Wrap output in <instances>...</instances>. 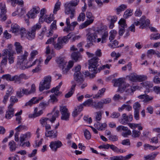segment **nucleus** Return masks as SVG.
<instances>
[{
	"label": "nucleus",
	"mask_w": 160,
	"mask_h": 160,
	"mask_svg": "<svg viewBox=\"0 0 160 160\" xmlns=\"http://www.w3.org/2000/svg\"><path fill=\"white\" fill-rule=\"evenodd\" d=\"M59 114V112L58 111H56L55 112L54 114L53 115L51 119L50 120V121L52 123H53L56 120V118L58 116Z\"/></svg>",
	"instance_id": "nucleus-54"
},
{
	"label": "nucleus",
	"mask_w": 160,
	"mask_h": 160,
	"mask_svg": "<svg viewBox=\"0 0 160 160\" xmlns=\"http://www.w3.org/2000/svg\"><path fill=\"white\" fill-rule=\"evenodd\" d=\"M139 97L142 98H144V101L145 102H147L150 101H152L153 98V97L149 96L146 94L140 95Z\"/></svg>",
	"instance_id": "nucleus-25"
},
{
	"label": "nucleus",
	"mask_w": 160,
	"mask_h": 160,
	"mask_svg": "<svg viewBox=\"0 0 160 160\" xmlns=\"http://www.w3.org/2000/svg\"><path fill=\"white\" fill-rule=\"evenodd\" d=\"M3 79H6L7 81H12V76L9 74H4L2 76V77Z\"/></svg>",
	"instance_id": "nucleus-45"
},
{
	"label": "nucleus",
	"mask_w": 160,
	"mask_h": 160,
	"mask_svg": "<svg viewBox=\"0 0 160 160\" xmlns=\"http://www.w3.org/2000/svg\"><path fill=\"white\" fill-rule=\"evenodd\" d=\"M13 53L14 51L11 48H9L3 50L2 56L4 57L2 58L0 63V67L1 68L6 66L8 62V59L10 64L14 62V57Z\"/></svg>",
	"instance_id": "nucleus-1"
},
{
	"label": "nucleus",
	"mask_w": 160,
	"mask_h": 160,
	"mask_svg": "<svg viewBox=\"0 0 160 160\" xmlns=\"http://www.w3.org/2000/svg\"><path fill=\"white\" fill-rule=\"evenodd\" d=\"M56 21L54 20L53 22L52 23L50 28V31H49V34L48 36H51L52 34V31L53 30H56L57 29V26L56 25Z\"/></svg>",
	"instance_id": "nucleus-30"
},
{
	"label": "nucleus",
	"mask_w": 160,
	"mask_h": 160,
	"mask_svg": "<svg viewBox=\"0 0 160 160\" xmlns=\"http://www.w3.org/2000/svg\"><path fill=\"white\" fill-rule=\"evenodd\" d=\"M1 14H0V17H2L3 15H5L6 12V9H5V6L4 4H3L2 6L1 7Z\"/></svg>",
	"instance_id": "nucleus-57"
},
{
	"label": "nucleus",
	"mask_w": 160,
	"mask_h": 160,
	"mask_svg": "<svg viewBox=\"0 0 160 160\" xmlns=\"http://www.w3.org/2000/svg\"><path fill=\"white\" fill-rule=\"evenodd\" d=\"M125 108H126V110L128 111H130L132 110V108L131 106L129 105L124 104L121 107L119 108L118 109L119 111H121Z\"/></svg>",
	"instance_id": "nucleus-31"
},
{
	"label": "nucleus",
	"mask_w": 160,
	"mask_h": 160,
	"mask_svg": "<svg viewBox=\"0 0 160 160\" xmlns=\"http://www.w3.org/2000/svg\"><path fill=\"white\" fill-rule=\"evenodd\" d=\"M140 107L141 105L139 102H135L133 105L134 112H139Z\"/></svg>",
	"instance_id": "nucleus-41"
},
{
	"label": "nucleus",
	"mask_w": 160,
	"mask_h": 160,
	"mask_svg": "<svg viewBox=\"0 0 160 160\" xmlns=\"http://www.w3.org/2000/svg\"><path fill=\"white\" fill-rule=\"evenodd\" d=\"M14 109H8V111L6 113V118L8 119H10L12 117L14 114Z\"/></svg>",
	"instance_id": "nucleus-29"
},
{
	"label": "nucleus",
	"mask_w": 160,
	"mask_h": 160,
	"mask_svg": "<svg viewBox=\"0 0 160 160\" xmlns=\"http://www.w3.org/2000/svg\"><path fill=\"white\" fill-rule=\"evenodd\" d=\"M26 33V31L24 28H21L20 29V28L18 34H20L21 38H22L23 37H25Z\"/></svg>",
	"instance_id": "nucleus-40"
},
{
	"label": "nucleus",
	"mask_w": 160,
	"mask_h": 160,
	"mask_svg": "<svg viewBox=\"0 0 160 160\" xmlns=\"http://www.w3.org/2000/svg\"><path fill=\"white\" fill-rule=\"evenodd\" d=\"M143 85L144 87H145L148 89L152 88L153 86L151 82L148 81H146L143 82Z\"/></svg>",
	"instance_id": "nucleus-47"
},
{
	"label": "nucleus",
	"mask_w": 160,
	"mask_h": 160,
	"mask_svg": "<svg viewBox=\"0 0 160 160\" xmlns=\"http://www.w3.org/2000/svg\"><path fill=\"white\" fill-rule=\"evenodd\" d=\"M28 53L25 51L23 54L18 57L17 63H26Z\"/></svg>",
	"instance_id": "nucleus-13"
},
{
	"label": "nucleus",
	"mask_w": 160,
	"mask_h": 160,
	"mask_svg": "<svg viewBox=\"0 0 160 160\" xmlns=\"http://www.w3.org/2000/svg\"><path fill=\"white\" fill-rule=\"evenodd\" d=\"M94 126L96 128L99 130H103L106 128L107 124L105 123H100L97 122V123L94 124Z\"/></svg>",
	"instance_id": "nucleus-20"
},
{
	"label": "nucleus",
	"mask_w": 160,
	"mask_h": 160,
	"mask_svg": "<svg viewBox=\"0 0 160 160\" xmlns=\"http://www.w3.org/2000/svg\"><path fill=\"white\" fill-rule=\"evenodd\" d=\"M80 53L79 52H74L72 54V59L77 62L79 58Z\"/></svg>",
	"instance_id": "nucleus-39"
},
{
	"label": "nucleus",
	"mask_w": 160,
	"mask_h": 160,
	"mask_svg": "<svg viewBox=\"0 0 160 160\" xmlns=\"http://www.w3.org/2000/svg\"><path fill=\"white\" fill-rule=\"evenodd\" d=\"M150 37V39L151 40H157L160 38V34H159L158 33L156 34H152L151 35Z\"/></svg>",
	"instance_id": "nucleus-63"
},
{
	"label": "nucleus",
	"mask_w": 160,
	"mask_h": 160,
	"mask_svg": "<svg viewBox=\"0 0 160 160\" xmlns=\"http://www.w3.org/2000/svg\"><path fill=\"white\" fill-rule=\"evenodd\" d=\"M140 22V26L139 28L143 29L147 26H148L150 23V21L148 19H146L145 16H142L139 19Z\"/></svg>",
	"instance_id": "nucleus-11"
},
{
	"label": "nucleus",
	"mask_w": 160,
	"mask_h": 160,
	"mask_svg": "<svg viewBox=\"0 0 160 160\" xmlns=\"http://www.w3.org/2000/svg\"><path fill=\"white\" fill-rule=\"evenodd\" d=\"M8 2L11 3L13 6H15L16 3L18 5L22 6L23 4V2L22 0L19 1V0H7Z\"/></svg>",
	"instance_id": "nucleus-27"
},
{
	"label": "nucleus",
	"mask_w": 160,
	"mask_h": 160,
	"mask_svg": "<svg viewBox=\"0 0 160 160\" xmlns=\"http://www.w3.org/2000/svg\"><path fill=\"white\" fill-rule=\"evenodd\" d=\"M78 4V3L75 2V1H72L69 2H67L64 5L65 13L68 15L70 14V17L71 19L74 17L75 13V10L73 7L76 6Z\"/></svg>",
	"instance_id": "nucleus-4"
},
{
	"label": "nucleus",
	"mask_w": 160,
	"mask_h": 160,
	"mask_svg": "<svg viewBox=\"0 0 160 160\" xmlns=\"http://www.w3.org/2000/svg\"><path fill=\"white\" fill-rule=\"evenodd\" d=\"M38 108H36L34 109V112L33 114L29 115V117L31 118H35L36 117H38L42 115L43 113V111L42 110H40L38 112Z\"/></svg>",
	"instance_id": "nucleus-19"
},
{
	"label": "nucleus",
	"mask_w": 160,
	"mask_h": 160,
	"mask_svg": "<svg viewBox=\"0 0 160 160\" xmlns=\"http://www.w3.org/2000/svg\"><path fill=\"white\" fill-rule=\"evenodd\" d=\"M83 108V107L82 105H81L79 106L76 107L74 108V111L72 112V116L74 117H76L82 110Z\"/></svg>",
	"instance_id": "nucleus-18"
},
{
	"label": "nucleus",
	"mask_w": 160,
	"mask_h": 160,
	"mask_svg": "<svg viewBox=\"0 0 160 160\" xmlns=\"http://www.w3.org/2000/svg\"><path fill=\"white\" fill-rule=\"evenodd\" d=\"M61 3L60 2H57L55 4L54 8L53 10V13L56 14L57 11L60 9V5Z\"/></svg>",
	"instance_id": "nucleus-52"
},
{
	"label": "nucleus",
	"mask_w": 160,
	"mask_h": 160,
	"mask_svg": "<svg viewBox=\"0 0 160 160\" xmlns=\"http://www.w3.org/2000/svg\"><path fill=\"white\" fill-rule=\"evenodd\" d=\"M99 58L97 57H95L88 60V68L89 71L93 73H96L100 71L99 68L98 69V61Z\"/></svg>",
	"instance_id": "nucleus-3"
},
{
	"label": "nucleus",
	"mask_w": 160,
	"mask_h": 160,
	"mask_svg": "<svg viewBox=\"0 0 160 160\" xmlns=\"http://www.w3.org/2000/svg\"><path fill=\"white\" fill-rule=\"evenodd\" d=\"M57 62L61 68H63L66 66L67 62L62 58H58L57 59Z\"/></svg>",
	"instance_id": "nucleus-21"
},
{
	"label": "nucleus",
	"mask_w": 160,
	"mask_h": 160,
	"mask_svg": "<svg viewBox=\"0 0 160 160\" xmlns=\"http://www.w3.org/2000/svg\"><path fill=\"white\" fill-rule=\"evenodd\" d=\"M45 9L44 8L41 9L40 11V16L39 20L42 22V21L43 18L45 17V16L47 15L45 14Z\"/></svg>",
	"instance_id": "nucleus-50"
},
{
	"label": "nucleus",
	"mask_w": 160,
	"mask_h": 160,
	"mask_svg": "<svg viewBox=\"0 0 160 160\" xmlns=\"http://www.w3.org/2000/svg\"><path fill=\"white\" fill-rule=\"evenodd\" d=\"M118 24L122 28H124L127 26L125 20L123 19H121L118 22Z\"/></svg>",
	"instance_id": "nucleus-60"
},
{
	"label": "nucleus",
	"mask_w": 160,
	"mask_h": 160,
	"mask_svg": "<svg viewBox=\"0 0 160 160\" xmlns=\"http://www.w3.org/2000/svg\"><path fill=\"white\" fill-rule=\"evenodd\" d=\"M51 81V77L48 76L44 78V80L40 82L39 89L42 91L44 89H48L50 88V82Z\"/></svg>",
	"instance_id": "nucleus-6"
},
{
	"label": "nucleus",
	"mask_w": 160,
	"mask_h": 160,
	"mask_svg": "<svg viewBox=\"0 0 160 160\" xmlns=\"http://www.w3.org/2000/svg\"><path fill=\"white\" fill-rule=\"evenodd\" d=\"M19 29L20 27L17 24L13 23L12 24L11 31L12 33H16L17 35L18 34Z\"/></svg>",
	"instance_id": "nucleus-22"
},
{
	"label": "nucleus",
	"mask_w": 160,
	"mask_h": 160,
	"mask_svg": "<svg viewBox=\"0 0 160 160\" xmlns=\"http://www.w3.org/2000/svg\"><path fill=\"white\" fill-rule=\"evenodd\" d=\"M108 32L107 31L104 32L102 37V43H103L106 42V38L108 37Z\"/></svg>",
	"instance_id": "nucleus-48"
},
{
	"label": "nucleus",
	"mask_w": 160,
	"mask_h": 160,
	"mask_svg": "<svg viewBox=\"0 0 160 160\" xmlns=\"http://www.w3.org/2000/svg\"><path fill=\"white\" fill-rule=\"evenodd\" d=\"M59 89H58L57 87L53 88L51 90L52 93H54L56 95L58 96L60 95L61 93L59 91Z\"/></svg>",
	"instance_id": "nucleus-58"
},
{
	"label": "nucleus",
	"mask_w": 160,
	"mask_h": 160,
	"mask_svg": "<svg viewBox=\"0 0 160 160\" xmlns=\"http://www.w3.org/2000/svg\"><path fill=\"white\" fill-rule=\"evenodd\" d=\"M40 8L38 7H33L27 14V16L29 18H34L36 16V14L39 12Z\"/></svg>",
	"instance_id": "nucleus-8"
},
{
	"label": "nucleus",
	"mask_w": 160,
	"mask_h": 160,
	"mask_svg": "<svg viewBox=\"0 0 160 160\" xmlns=\"http://www.w3.org/2000/svg\"><path fill=\"white\" fill-rule=\"evenodd\" d=\"M110 140L112 142H115L118 140V137L116 135H111L109 137Z\"/></svg>",
	"instance_id": "nucleus-62"
},
{
	"label": "nucleus",
	"mask_w": 160,
	"mask_h": 160,
	"mask_svg": "<svg viewBox=\"0 0 160 160\" xmlns=\"http://www.w3.org/2000/svg\"><path fill=\"white\" fill-rule=\"evenodd\" d=\"M72 35L71 33L68 34L67 36H64L63 37H59L58 38V43L61 44L62 45L65 44L68 41V39L72 37Z\"/></svg>",
	"instance_id": "nucleus-10"
},
{
	"label": "nucleus",
	"mask_w": 160,
	"mask_h": 160,
	"mask_svg": "<svg viewBox=\"0 0 160 160\" xmlns=\"http://www.w3.org/2000/svg\"><path fill=\"white\" fill-rule=\"evenodd\" d=\"M127 7L126 5L124 4H122L121 5L119 8L117 9L118 12H121L122 11H124Z\"/></svg>",
	"instance_id": "nucleus-64"
},
{
	"label": "nucleus",
	"mask_w": 160,
	"mask_h": 160,
	"mask_svg": "<svg viewBox=\"0 0 160 160\" xmlns=\"http://www.w3.org/2000/svg\"><path fill=\"white\" fill-rule=\"evenodd\" d=\"M93 100L92 99H88L87 101L83 102V104L85 106H90L93 104Z\"/></svg>",
	"instance_id": "nucleus-53"
},
{
	"label": "nucleus",
	"mask_w": 160,
	"mask_h": 160,
	"mask_svg": "<svg viewBox=\"0 0 160 160\" xmlns=\"http://www.w3.org/2000/svg\"><path fill=\"white\" fill-rule=\"evenodd\" d=\"M23 78L26 79V76L24 73L18 75H16L12 76V81H14L15 82H21V79Z\"/></svg>",
	"instance_id": "nucleus-14"
},
{
	"label": "nucleus",
	"mask_w": 160,
	"mask_h": 160,
	"mask_svg": "<svg viewBox=\"0 0 160 160\" xmlns=\"http://www.w3.org/2000/svg\"><path fill=\"white\" fill-rule=\"evenodd\" d=\"M61 115V119L62 120L66 121H67L69 120L70 115L69 112L62 114Z\"/></svg>",
	"instance_id": "nucleus-36"
},
{
	"label": "nucleus",
	"mask_w": 160,
	"mask_h": 160,
	"mask_svg": "<svg viewBox=\"0 0 160 160\" xmlns=\"http://www.w3.org/2000/svg\"><path fill=\"white\" fill-rule=\"evenodd\" d=\"M95 120L97 122L100 121L102 118V113L101 111H99L95 112Z\"/></svg>",
	"instance_id": "nucleus-34"
},
{
	"label": "nucleus",
	"mask_w": 160,
	"mask_h": 160,
	"mask_svg": "<svg viewBox=\"0 0 160 160\" xmlns=\"http://www.w3.org/2000/svg\"><path fill=\"white\" fill-rule=\"evenodd\" d=\"M16 50L17 52L18 53H20L22 52V47L19 42H16L15 43Z\"/></svg>",
	"instance_id": "nucleus-32"
},
{
	"label": "nucleus",
	"mask_w": 160,
	"mask_h": 160,
	"mask_svg": "<svg viewBox=\"0 0 160 160\" xmlns=\"http://www.w3.org/2000/svg\"><path fill=\"white\" fill-rule=\"evenodd\" d=\"M45 136L46 137H51L52 138H55L57 136V132L56 130H52L50 131H46L45 133Z\"/></svg>",
	"instance_id": "nucleus-16"
},
{
	"label": "nucleus",
	"mask_w": 160,
	"mask_h": 160,
	"mask_svg": "<svg viewBox=\"0 0 160 160\" xmlns=\"http://www.w3.org/2000/svg\"><path fill=\"white\" fill-rule=\"evenodd\" d=\"M133 155L132 154H128L125 157H123L122 156H119L120 160H127L130 158L131 156Z\"/></svg>",
	"instance_id": "nucleus-61"
},
{
	"label": "nucleus",
	"mask_w": 160,
	"mask_h": 160,
	"mask_svg": "<svg viewBox=\"0 0 160 160\" xmlns=\"http://www.w3.org/2000/svg\"><path fill=\"white\" fill-rule=\"evenodd\" d=\"M92 106L96 109H101L103 108V106L101 100L98 102H93Z\"/></svg>",
	"instance_id": "nucleus-28"
},
{
	"label": "nucleus",
	"mask_w": 160,
	"mask_h": 160,
	"mask_svg": "<svg viewBox=\"0 0 160 160\" xmlns=\"http://www.w3.org/2000/svg\"><path fill=\"white\" fill-rule=\"evenodd\" d=\"M78 23L77 22H73L71 24L70 28L68 29V32L74 30L75 26L78 24Z\"/></svg>",
	"instance_id": "nucleus-55"
},
{
	"label": "nucleus",
	"mask_w": 160,
	"mask_h": 160,
	"mask_svg": "<svg viewBox=\"0 0 160 160\" xmlns=\"http://www.w3.org/2000/svg\"><path fill=\"white\" fill-rule=\"evenodd\" d=\"M62 145L60 141L59 140L52 141L50 142L49 147L52 150L55 152L57 150L58 148H60Z\"/></svg>",
	"instance_id": "nucleus-9"
},
{
	"label": "nucleus",
	"mask_w": 160,
	"mask_h": 160,
	"mask_svg": "<svg viewBox=\"0 0 160 160\" xmlns=\"http://www.w3.org/2000/svg\"><path fill=\"white\" fill-rule=\"evenodd\" d=\"M86 16L88 18L90 19L87 20L80 25L79 26L80 29H82L86 27L93 22L94 17L91 12H87L86 13Z\"/></svg>",
	"instance_id": "nucleus-7"
},
{
	"label": "nucleus",
	"mask_w": 160,
	"mask_h": 160,
	"mask_svg": "<svg viewBox=\"0 0 160 160\" xmlns=\"http://www.w3.org/2000/svg\"><path fill=\"white\" fill-rule=\"evenodd\" d=\"M66 23L67 24V26L64 27L63 30L65 32H68V29L69 28H70V27L71 26L69 18H67Z\"/></svg>",
	"instance_id": "nucleus-38"
},
{
	"label": "nucleus",
	"mask_w": 160,
	"mask_h": 160,
	"mask_svg": "<svg viewBox=\"0 0 160 160\" xmlns=\"http://www.w3.org/2000/svg\"><path fill=\"white\" fill-rule=\"evenodd\" d=\"M141 134V132L140 131L134 130L132 131V137L133 138H136L139 137Z\"/></svg>",
	"instance_id": "nucleus-46"
},
{
	"label": "nucleus",
	"mask_w": 160,
	"mask_h": 160,
	"mask_svg": "<svg viewBox=\"0 0 160 160\" xmlns=\"http://www.w3.org/2000/svg\"><path fill=\"white\" fill-rule=\"evenodd\" d=\"M158 152H156L149 154L147 156H144V158L145 160H153L158 154Z\"/></svg>",
	"instance_id": "nucleus-26"
},
{
	"label": "nucleus",
	"mask_w": 160,
	"mask_h": 160,
	"mask_svg": "<svg viewBox=\"0 0 160 160\" xmlns=\"http://www.w3.org/2000/svg\"><path fill=\"white\" fill-rule=\"evenodd\" d=\"M49 120L48 118H42L40 120V122L41 125L44 127L47 124V121Z\"/></svg>",
	"instance_id": "nucleus-44"
},
{
	"label": "nucleus",
	"mask_w": 160,
	"mask_h": 160,
	"mask_svg": "<svg viewBox=\"0 0 160 160\" xmlns=\"http://www.w3.org/2000/svg\"><path fill=\"white\" fill-rule=\"evenodd\" d=\"M74 78L77 82L80 84L82 83L84 81L83 76L81 72L74 73Z\"/></svg>",
	"instance_id": "nucleus-12"
},
{
	"label": "nucleus",
	"mask_w": 160,
	"mask_h": 160,
	"mask_svg": "<svg viewBox=\"0 0 160 160\" xmlns=\"http://www.w3.org/2000/svg\"><path fill=\"white\" fill-rule=\"evenodd\" d=\"M129 80L133 82H136L138 81V75H135L131 74V75L127 77Z\"/></svg>",
	"instance_id": "nucleus-37"
},
{
	"label": "nucleus",
	"mask_w": 160,
	"mask_h": 160,
	"mask_svg": "<svg viewBox=\"0 0 160 160\" xmlns=\"http://www.w3.org/2000/svg\"><path fill=\"white\" fill-rule=\"evenodd\" d=\"M118 42L116 40H114L112 43L109 44L108 46L112 48H116L119 47V46H118Z\"/></svg>",
	"instance_id": "nucleus-42"
},
{
	"label": "nucleus",
	"mask_w": 160,
	"mask_h": 160,
	"mask_svg": "<svg viewBox=\"0 0 160 160\" xmlns=\"http://www.w3.org/2000/svg\"><path fill=\"white\" fill-rule=\"evenodd\" d=\"M112 82L114 83V86L118 87V91L121 92H124L125 88L129 87V85L126 83L122 78L114 79L112 80Z\"/></svg>",
	"instance_id": "nucleus-2"
},
{
	"label": "nucleus",
	"mask_w": 160,
	"mask_h": 160,
	"mask_svg": "<svg viewBox=\"0 0 160 160\" xmlns=\"http://www.w3.org/2000/svg\"><path fill=\"white\" fill-rule=\"evenodd\" d=\"M111 149H112L114 152L117 153L118 152H123V150L121 149H119L115 145L112 144L110 145V147Z\"/></svg>",
	"instance_id": "nucleus-35"
},
{
	"label": "nucleus",
	"mask_w": 160,
	"mask_h": 160,
	"mask_svg": "<svg viewBox=\"0 0 160 160\" xmlns=\"http://www.w3.org/2000/svg\"><path fill=\"white\" fill-rule=\"evenodd\" d=\"M132 11L131 10H126L124 12V14L123 15L124 17L126 18H127L128 17L131 16L132 15Z\"/></svg>",
	"instance_id": "nucleus-59"
},
{
	"label": "nucleus",
	"mask_w": 160,
	"mask_h": 160,
	"mask_svg": "<svg viewBox=\"0 0 160 160\" xmlns=\"http://www.w3.org/2000/svg\"><path fill=\"white\" fill-rule=\"evenodd\" d=\"M9 145L11 151L15 150L16 148V144L13 141H11L9 143Z\"/></svg>",
	"instance_id": "nucleus-43"
},
{
	"label": "nucleus",
	"mask_w": 160,
	"mask_h": 160,
	"mask_svg": "<svg viewBox=\"0 0 160 160\" xmlns=\"http://www.w3.org/2000/svg\"><path fill=\"white\" fill-rule=\"evenodd\" d=\"M41 26L40 24H36L33 26L30 30L28 31L25 35V37L29 40L34 39L35 37L36 30L39 29Z\"/></svg>",
	"instance_id": "nucleus-5"
},
{
	"label": "nucleus",
	"mask_w": 160,
	"mask_h": 160,
	"mask_svg": "<svg viewBox=\"0 0 160 160\" xmlns=\"http://www.w3.org/2000/svg\"><path fill=\"white\" fill-rule=\"evenodd\" d=\"M85 16L84 12L81 13L78 17V18L77 20L78 22L81 21H84L85 19Z\"/></svg>",
	"instance_id": "nucleus-49"
},
{
	"label": "nucleus",
	"mask_w": 160,
	"mask_h": 160,
	"mask_svg": "<svg viewBox=\"0 0 160 160\" xmlns=\"http://www.w3.org/2000/svg\"><path fill=\"white\" fill-rule=\"evenodd\" d=\"M60 111L61 114L69 112L66 107L65 106H60Z\"/></svg>",
	"instance_id": "nucleus-56"
},
{
	"label": "nucleus",
	"mask_w": 160,
	"mask_h": 160,
	"mask_svg": "<svg viewBox=\"0 0 160 160\" xmlns=\"http://www.w3.org/2000/svg\"><path fill=\"white\" fill-rule=\"evenodd\" d=\"M42 98H37L36 97H33L29 101L26 103V105H32L33 104H35L39 102L41 100Z\"/></svg>",
	"instance_id": "nucleus-23"
},
{
	"label": "nucleus",
	"mask_w": 160,
	"mask_h": 160,
	"mask_svg": "<svg viewBox=\"0 0 160 160\" xmlns=\"http://www.w3.org/2000/svg\"><path fill=\"white\" fill-rule=\"evenodd\" d=\"M87 42H94L96 41V38L97 37V34L96 33H89L87 35Z\"/></svg>",
	"instance_id": "nucleus-15"
},
{
	"label": "nucleus",
	"mask_w": 160,
	"mask_h": 160,
	"mask_svg": "<svg viewBox=\"0 0 160 160\" xmlns=\"http://www.w3.org/2000/svg\"><path fill=\"white\" fill-rule=\"evenodd\" d=\"M11 92V91H8L6 93V95L4 96V99L3 100V102L4 104H5L6 102H7L8 97L10 96L11 94L10 93Z\"/></svg>",
	"instance_id": "nucleus-51"
},
{
	"label": "nucleus",
	"mask_w": 160,
	"mask_h": 160,
	"mask_svg": "<svg viewBox=\"0 0 160 160\" xmlns=\"http://www.w3.org/2000/svg\"><path fill=\"white\" fill-rule=\"evenodd\" d=\"M117 34V32L116 30H112L110 31V35L109 38L110 42L114 39Z\"/></svg>",
	"instance_id": "nucleus-33"
},
{
	"label": "nucleus",
	"mask_w": 160,
	"mask_h": 160,
	"mask_svg": "<svg viewBox=\"0 0 160 160\" xmlns=\"http://www.w3.org/2000/svg\"><path fill=\"white\" fill-rule=\"evenodd\" d=\"M108 20L110 22L109 28L112 29L114 26V23L117 21V17L116 16H109L108 18Z\"/></svg>",
	"instance_id": "nucleus-17"
},
{
	"label": "nucleus",
	"mask_w": 160,
	"mask_h": 160,
	"mask_svg": "<svg viewBox=\"0 0 160 160\" xmlns=\"http://www.w3.org/2000/svg\"><path fill=\"white\" fill-rule=\"evenodd\" d=\"M73 62L72 61H70L66 68H65V67H64L63 68H62L63 73L64 74H66L68 72L69 70L73 66Z\"/></svg>",
	"instance_id": "nucleus-24"
}]
</instances>
